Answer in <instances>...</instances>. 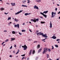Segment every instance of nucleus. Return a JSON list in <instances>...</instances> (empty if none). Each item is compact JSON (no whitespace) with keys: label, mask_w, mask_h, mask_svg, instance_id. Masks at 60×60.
<instances>
[{"label":"nucleus","mask_w":60,"mask_h":60,"mask_svg":"<svg viewBox=\"0 0 60 60\" xmlns=\"http://www.w3.org/2000/svg\"><path fill=\"white\" fill-rule=\"evenodd\" d=\"M40 34L41 35H42V37H45V38H48V36L47 35V34H43V33H41V32H40Z\"/></svg>","instance_id":"obj_1"},{"label":"nucleus","mask_w":60,"mask_h":60,"mask_svg":"<svg viewBox=\"0 0 60 60\" xmlns=\"http://www.w3.org/2000/svg\"><path fill=\"white\" fill-rule=\"evenodd\" d=\"M56 12L54 13L52 12V18H53L55 17V16H56Z\"/></svg>","instance_id":"obj_2"},{"label":"nucleus","mask_w":60,"mask_h":60,"mask_svg":"<svg viewBox=\"0 0 60 60\" xmlns=\"http://www.w3.org/2000/svg\"><path fill=\"white\" fill-rule=\"evenodd\" d=\"M22 48H24L23 49L24 50H26V49H27V46H26V45H25L23 46H22Z\"/></svg>","instance_id":"obj_3"},{"label":"nucleus","mask_w":60,"mask_h":60,"mask_svg":"<svg viewBox=\"0 0 60 60\" xmlns=\"http://www.w3.org/2000/svg\"><path fill=\"white\" fill-rule=\"evenodd\" d=\"M23 11V10H22L21 11L20 10V11H19L17 13H15V15H17V14H19V13H21V12H22Z\"/></svg>","instance_id":"obj_4"},{"label":"nucleus","mask_w":60,"mask_h":60,"mask_svg":"<svg viewBox=\"0 0 60 60\" xmlns=\"http://www.w3.org/2000/svg\"><path fill=\"white\" fill-rule=\"evenodd\" d=\"M14 27H18V28H19V24H18L17 25H14Z\"/></svg>","instance_id":"obj_5"},{"label":"nucleus","mask_w":60,"mask_h":60,"mask_svg":"<svg viewBox=\"0 0 60 60\" xmlns=\"http://www.w3.org/2000/svg\"><path fill=\"white\" fill-rule=\"evenodd\" d=\"M34 20L31 19L30 20V21L32 22L33 21V22H36V19L35 18H34Z\"/></svg>","instance_id":"obj_6"},{"label":"nucleus","mask_w":60,"mask_h":60,"mask_svg":"<svg viewBox=\"0 0 60 60\" xmlns=\"http://www.w3.org/2000/svg\"><path fill=\"white\" fill-rule=\"evenodd\" d=\"M44 51L42 53L43 54H44L45 53V51H46V50H48V49H46V48H44Z\"/></svg>","instance_id":"obj_7"},{"label":"nucleus","mask_w":60,"mask_h":60,"mask_svg":"<svg viewBox=\"0 0 60 60\" xmlns=\"http://www.w3.org/2000/svg\"><path fill=\"white\" fill-rule=\"evenodd\" d=\"M34 9H36L37 10L39 9V8L36 5H35L34 7Z\"/></svg>","instance_id":"obj_8"},{"label":"nucleus","mask_w":60,"mask_h":60,"mask_svg":"<svg viewBox=\"0 0 60 60\" xmlns=\"http://www.w3.org/2000/svg\"><path fill=\"white\" fill-rule=\"evenodd\" d=\"M11 5L13 6H15L16 5V4L15 3H11Z\"/></svg>","instance_id":"obj_9"},{"label":"nucleus","mask_w":60,"mask_h":60,"mask_svg":"<svg viewBox=\"0 0 60 60\" xmlns=\"http://www.w3.org/2000/svg\"><path fill=\"white\" fill-rule=\"evenodd\" d=\"M50 28H52V24L51 23V22H50Z\"/></svg>","instance_id":"obj_10"},{"label":"nucleus","mask_w":60,"mask_h":60,"mask_svg":"<svg viewBox=\"0 0 60 60\" xmlns=\"http://www.w3.org/2000/svg\"><path fill=\"white\" fill-rule=\"evenodd\" d=\"M51 38L53 39H56V37L55 36H53L52 38Z\"/></svg>","instance_id":"obj_11"},{"label":"nucleus","mask_w":60,"mask_h":60,"mask_svg":"<svg viewBox=\"0 0 60 60\" xmlns=\"http://www.w3.org/2000/svg\"><path fill=\"white\" fill-rule=\"evenodd\" d=\"M30 14H31L30 13H27L25 14L24 15H25V16H27V15H30Z\"/></svg>","instance_id":"obj_12"},{"label":"nucleus","mask_w":60,"mask_h":60,"mask_svg":"<svg viewBox=\"0 0 60 60\" xmlns=\"http://www.w3.org/2000/svg\"><path fill=\"white\" fill-rule=\"evenodd\" d=\"M15 21L16 22H17L18 21H19V19H16V18H15Z\"/></svg>","instance_id":"obj_13"},{"label":"nucleus","mask_w":60,"mask_h":60,"mask_svg":"<svg viewBox=\"0 0 60 60\" xmlns=\"http://www.w3.org/2000/svg\"><path fill=\"white\" fill-rule=\"evenodd\" d=\"M41 50H42V49H41V48L40 49H39L38 52V53H40V52H41Z\"/></svg>","instance_id":"obj_14"},{"label":"nucleus","mask_w":60,"mask_h":60,"mask_svg":"<svg viewBox=\"0 0 60 60\" xmlns=\"http://www.w3.org/2000/svg\"><path fill=\"white\" fill-rule=\"evenodd\" d=\"M40 48V45H38L37 46V49H39Z\"/></svg>","instance_id":"obj_15"},{"label":"nucleus","mask_w":60,"mask_h":60,"mask_svg":"<svg viewBox=\"0 0 60 60\" xmlns=\"http://www.w3.org/2000/svg\"><path fill=\"white\" fill-rule=\"evenodd\" d=\"M48 11H44L43 12V13H45V14H46V13H48Z\"/></svg>","instance_id":"obj_16"},{"label":"nucleus","mask_w":60,"mask_h":60,"mask_svg":"<svg viewBox=\"0 0 60 60\" xmlns=\"http://www.w3.org/2000/svg\"><path fill=\"white\" fill-rule=\"evenodd\" d=\"M11 41H12L15 39V38H11Z\"/></svg>","instance_id":"obj_17"},{"label":"nucleus","mask_w":60,"mask_h":60,"mask_svg":"<svg viewBox=\"0 0 60 60\" xmlns=\"http://www.w3.org/2000/svg\"><path fill=\"white\" fill-rule=\"evenodd\" d=\"M33 51L32 50H31L30 51V52L29 53V54L30 55H31V53H32V52H33Z\"/></svg>","instance_id":"obj_18"},{"label":"nucleus","mask_w":60,"mask_h":60,"mask_svg":"<svg viewBox=\"0 0 60 60\" xmlns=\"http://www.w3.org/2000/svg\"><path fill=\"white\" fill-rule=\"evenodd\" d=\"M1 11H3V10H4V8H1L0 9Z\"/></svg>","instance_id":"obj_19"},{"label":"nucleus","mask_w":60,"mask_h":60,"mask_svg":"<svg viewBox=\"0 0 60 60\" xmlns=\"http://www.w3.org/2000/svg\"><path fill=\"white\" fill-rule=\"evenodd\" d=\"M36 2H38V3H40V2H41V0H36Z\"/></svg>","instance_id":"obj_20"},{"label":"nucleus","mask_w":60,"mask_h":60,"mask_svg":"<svg viewBox=\"0 0 60 60\" xmlns=\"http://www.w3.org/2000/svg\"><path fill=\"white\" fill-rule=\"evenodd\" d=\"M22 7H27V6L26 5H22Z\"/></svg>","instance_id":"obj_21"},{"label":"nucleus","mask_w":60,"mask_h":60,"mask_svg":"<svg viewBox=\"0 0 60 60\" xmlns=\"http://www.w3.org/2000/svg\"><path fill=\"white\" fill-rule=\"evenodd\" d=\"M16 32L14 31H12V34H15Z\"/></svg>","instance_id":"obj_22"},{"label":"nucleus","mask_w":60,"mask_h":60,"mask_svg":"<svg viewBox=\"0 0 60 60\" xmlns=\"http://www.w3.org/2000/svg\"><path fill=\"white\" fill-rule=\"evenodd\" d=\"M46 39H47V38H45V39H42V41H44V42H45V41L44 40H46Z\"/></svg>","instance_id":"obj_23"},{"label":"nucleus","mask_w":60,"mask_h":60,"mask_svg":"<svg viewBox=\"0 0 60 60\" xmlns=\"http://www.w3.org/2000/svg\"><path fill=\"white\" fill-rule=\"evenodd\" d=\"M43 16H44V17H45V18H47V15H45L44 14V15H43Z\"/></svg>","instance_id":"obj_24"},{"label":"nucleus","mask_w":60,"mask_h":60,"mask_svg":"<svg viewBox=\"0 0 60 60\" xmlns=\"http://www.w3.org/2000/svg\"><path fill=\"white\" fill-rule=\"evenodd\" d=\"M47 49V50H48L49 52H50V51H51V50H50V49H48V48L46 49Z\"/></svg>","instance_id":"obj_25"},{"label":"nucleus","mask_w":60,"mask_h":60,"mask_svg":"<svg viewBox=\"0 0 60 60\" xmlns=\"http://www.w3.org/2000/svg\"><path fill=\"white\" fill-rule=\"evenodd\" d=\"M46 56L47 58H49V54H47L46 55Z\"/></svg>","instance_id":"obj_26"},{"label":"nucleus","mask_w":60,"mask_h":60,"mask_svg":"<svg viewBox=\"0 0 60 60\" xmlns=\"http://www.w3.org/2000/svg\"><path fill=\"white\" fill-rule=\"evenodd\" d=\"M41 24H45V22L41 21Z\"/></svg>","instance_id":"obj_27"},{"label":"nucleus","mask_w":60,"mask_h":60,"mask_svg":"<svg viewBox=\"0 0 60 60\" xmlns=\"http://www.w3.org/2000/svg\"><path fill=\"white\" fill-rule=\"evenodd\" d=\"M22 32H26V30H22Z\"/></svg>","instance_id":"obj_28"},{"label":"nucleus","mask_w":60,"mask_h":60,"mask_svg":"<svg viewBox=\"0 0 60 60\" xmlns=\"http://www.w3.org/2000/svg\"><path fill=\"white\" fill-rule=\"evenodd\" d=\"M11 17H8V20H11Z\"/></svg>","instance_id":"obj_29"},{"label":"nucleus","mask_w":60,"mask_h":60,"mask_svg":"<svg viewBox=\"0 0 60 60\" xmlns=\"http://www.w3.org/2000/svg\"><path fill=\"white\" fill-rule=\"evenodd\" d=\"M35 54V51L34 50L32 52V54Z\"/></svg>","instance_id":"obj_30"},{"label":"nucleus","mask_w":60,"mask_h":60,"mask_svg":"<svg viewBox=\"0 0 60 60\" xmlns=\"http://www.w3.org/2000/svg\"><path fill=\"white\" fill-rule=\"evenodd\" d=\"M55 46L56 47V48H58V45H55Z\"/></svg>","instance_id":"obj_31"},{"label":"nucleus","mask_w":60,"mask_h":60,"mask_svg":"<svg viewBox=\"0 0 60 60\" xmlns=\"http://www.w3.org/2000/svg\"><path fill=\"white\" fill-rule=\"evenodd\" d=\"M9 41V39H8L6 40L5 41V42H8V41Z\"/></svg>","instance_id":"obj_32"},{"label":"nucleus","mask_w":60,"mask_h":60,"mask_svg":"<svg viewBox=\"0 0 60 60\" xmlns=\"http://www.w3.org/2000/svg\"><path fill=\"white\" fill-rule=\"evenodd\" d=\"M36 21L37 22L38 21H39V19L38 18L37 19H36Z\"/></svg>","instance_id":"obj_33"},{"label":"nucleus","mask_w":60,"mask_h":60,"mask_svg":"<svg viewBox=\"0 0 60 60\" xmlns=\"http://www.w3.org/2000/svg\"><path fill=\"white\" fill-rule=\"evenodd\" d=\"M40 13L42 15H44V13H42L41 12H40Z\"/></svg>","instance_id":"obj_34"},{"label":"nucleus","mask_w":60,"mask_h":60,"mask_svg":"<svg viewBox=\"0 0 60 60\" xmlns=\"http://www.w3.org/2000/svg\"><path fill=\"white\" fill-rule=\"evenodd\" d=\"M39 34H40V32H39V33H38L37 34V35H38V36H39Z\"/></svg>","instance_id":"obj_35"},{"label":"nucleus","mask_w":60,"mask_h":60,"mask_svg":"<svg viewBox=\"0 0 60 60\" xmlns=\"http://www.w3.org/2000/svg\"><path fill=\"white\" fill-rule=\"evenodd\" d=\"M60 41V39H57L56 40V41Z\"/></svg>","instance_id":"obj_36"},{"label":"nucleus","mask_w":60,"mask_h":60,"mask_svg":"<svg viewBox=\"0 0 60 60\" xmlns=\"http://www.w3.org/2000/svg\"><path fill=\"white\" fill-rule=\"evenodd\" d=\"M26 2V0H25V1H24H24H22V2H23V4H25V2Z\"/></svg>","instance_id":"obj_37"},{"label":"nucleus","mask_w":60,"mask_h":60,"mask_svg":"<svg viewBox=\"0 0 60 60\" xmlns=\"http://www.w3.org/2000/svg\"><path fill=\"white\" fill-rule=\"evenodd\" d=\"M38 57H37L35 59V60H38Z\"/></svg>","instance_id":"obj_38"},{"label":"nucleus","mask_w":60,"mask_h":60,"mask_svg":"<svg viewBox=\"0 0 60 60\" xmlns=\"http://www.w3.org/2000/svg\"><path fill=\"white\" fill-rule=\"evenodd\" d=\"M4 13L6 15H7V14H8V13H6V12H5Z\"/></svg>","instance_id":"obj_39"},{"label":"nucleus","mask_w":60,"mask_h":60,"mask_svg":"<svg viewBox=\"0 0 60 60\" xmlns=\"http://www.w3.org/2000/svg\"><path fill=\"white\" fill-rule=\"evenodd\" d=\"M30 0H28L27 2V3L28 4L29 3H30Z\"/></svg>","instance_id":"obj_40"},{"label":"nucleus","mask_w":60,"mask_h":60,"mask_svg":"<svg viewBox=\"0 0 60 60\" xmlns=\"http://www.w3.org/2000/svg\"><path fill=\"white\" fill-rule=\"evenodd\" d=\"M52 49H54V47L53 46H52Z\"/></svg>","instance_id":"obj_41"},{"label":"nucleus","mask_w":60,"mask_h":60,"mask_svg":"<svg viewBox=\"0 0 60 60\" xmlns=\"http://www.w3.org/2000/svg\"><path fill=\"white\" fill-rule=\"evenodd\" d=\"M25 56V54H23V55H21V56Z\"/></svg>","instance_id":"obj_42"},{"label":"nucleus","mask_w":60,"mask_h":60,"mask_svg":"<svg viewBox=\"0 0 60 60\" xmlns=\"http://www.w3.org/2000/svg\"><path fill=\"white\" fill-rule=\"evenodd\" d=\"M28 40L29 41H32V39H28Z\"/></svg>","instance_id":"obj_43"},{"label":"nucleus","mask_w":60,"mask_h":60,"mask_svg":"<svg viewBox=\"0 0 60 60\" xmlns=\"http://www.w3.org/2000/svg\"><path fill=\"white\" fill-rule=\"evenodd\" d=\"M12 48V46H11V47L10 48V49H11Z\"/></svg>","instance_id":"obj_44"},{"label":"nucleus","mask_w":60,"mask_h":60,"mask_svg":"<svg viewBox=\"0 0 60 60\" xmlns=\"http://www.w3.org/2000/svg\"><path fill=\"white\" fill-rule=\"evenodd\" d=\"M19 35H22V34L21 33H20V32H19Z\"/></svg>","instance_id":"obj_45"},{"label":"nucleus","mask_w":60,"mask_h":60,"mask_svg":"<svg viewBox=\"0 0 60 60\" xmlns=\"http://www.w3.org/2000/svg\"><path fill=\"white\" fill-rule=\"evenodd\" d=\"M22 46V45H21L20 46H19V47H19V48L20 49V48H21V46Z\"/></svg>","instance_id":"obj_46"},{"label":"nucleus","mask_w":60,"mask_h":60,"mask_svg":"<svg viewBox=\"0 0 60 60\" xmlns=\"http://www.w3.org/2000/svg\"><path fill=\"white\" fill-rule=\"evenodd\" d=\"M9 57H12V55H10L9 56Z\"/></svg>","instance_id":"obj_47"},{"label":"nucleus","mask_w":60,"mask_h":60,"mask_svg":"<svg viewBox=\"0 0 60 60\" xmlns=\"http://www.w3.org/2000/svg\"><path fill=\"white\" fill-rule=\"evenodd\" d=\"M4 32H7V30H4Z\"/></svg>","instance_id":"obj_48"},{"label":"nucleus","mask_w":60,"mask_h":60,"mask_svg":"<svg viewBox=\"0 0 60 60\" xmlns=\"http://www.w3.org/2000/svg\"><path fill=\"white\" fill-rule=\"evenodd\" d=\"M55 11H56L57 10V8H56L55 9Z\"/></svg>","instance_id":"obj_49"},{"label":"nucleus","mask_w":60,"mask_h":60,"mask_svg":"<svg viewBox=\"0 0 60 60\" xmlns=\"http://www.w3.org/2000/svg\"><path fill=\"white\" fill-rule=\"evenodd\" d=\"M13 53H14V54H15V51H13Z\"/></svg>","instance_id":"obj_50"},{"label":"nucleus","mask_w":60,"mask_h":60,"mask_svg":"<svg viewBox=\"0 0 60 60\" xmlns=\"http://www.w3.org/2000/svg\"><path fill=\"white\" fill-rule=\"evenodd\" d=\"M29 30L30 32H31V33H32V31H31V30H30V29H29Z\"/></svg>","instance_id":"obj_51"},{"label":"nucleus","mask_w":60,"mask_h":60,"mask_svg":"<svg viewBox=\"0 0 60 60\" xmlns=\"http://www.w3.org/2000/svg\"><path fill=\"white\" fill-rule=\"evenodd\" d=\"M4 42H3L2 44V45H3V44H4Z\"/></svg>","instance_id":"obj_52"},{"label":"nucleus","mask_w":60,"mask_h":60,"mask_svg":"<svg viewBox=\"0 0 60 60\" xmlns=\"http://www.w3.org/2000/svg\"><path fill=\"white\" fill-rule=\"evenodd\" d=\"M6 4H8V5H10V4L8 3H6Z\"/></svg>","instance_id":"obj_53"},{"label":"nucleus","mask_w":60,"mask_h":60,"mask_svg":"<svg viewBox=\"0 0 60 60\" xmlns=\"http://www.w3.org/2000/svg\"><path fill=\"white\" fill-rule=\"evenodd\" d=\"M19 52H17V53H16V54H18L19 53Z\"/></svg>","instance_id":"obj_54"},{"label":"nucleus","mask_w":60,"mask_h":60,"mask_svg":"<svg viewBox=\"0 0 60 60\" xmlns=\"http://www.w3.org/2000/svg\"><path fill=\"white\" fill-rule=\"evenodd\" d=\"M60 11H59V12L58 13V14H60Z\"/></svg>","instance_id":"obj_55"},{"label":"nucleus","mask_w":60,"mask_h":60,"mask_svg":"<svg viewBox=\"0 0 60 60\" xmlns=\"http://www.w3.org/2000/svg\"><path fill=\"white\" fill-rule=\"evenodd\" d=\"M29 58H27V60H29Z\"/></svg>","instance_id":"obj_56"},{"label":"nucleus","mask_w":60,"mask_h":60,"mask_svg":"<svg viewBox=\"0 0 60 60\" xmlns=\"http://www.w3.org/2000/svg\"><path fill=\"white\" fill-rule=\"evenodd\" d=\"M14 47H16V45H14Z\"/></svg>","instance_id":"obj_57"},{"label":"nucleus","mask_w":60,"mask_h":60,"mask_svg":"<svg viewBox=\"0 0 60 60\" xmlns=\"http://www.w3.org/2000/svg\"><path fill=\"white\" fill-rule=\"evenodd\" d=\"M37 41H35L34 42V43H35V42H37Z\"/></svg>","instance_id":"obj_58"},{"label":"nucleus","mask_w":60,"mask_h":60,"mask_svg":"<svg viewBox=\"0 0 60 60\" xmlns=\"http://www.w3.org/2000/svg\"><path fill=\"white\" fill-rule=\"evenodd\" d=\"M19 49H18L17 52H19Z\"/></svg>","instance_id":"obj_59"},{"label":"nucleus","mask_w":60,"mask_h":60,"mask_svg":"<svg viewBox=\"0 0 60 60\" xmlns=\"http://www.w3.org/2000/svg\"><path fill=\"white\" fill-rule=\"evenodd\" d=\"M5 44H4V45H3V46H5Z\"/></svg>","instance_id":"obj_60"},{"label":"nucleus","mask_w":60,"mask_h":60,"mask_svg":"<svg viewBox=\"0 0 60 60\" xmlns=\"http://www.w3.org/2000/svg\"><path fill=\"white\" fill-rule=\"evenodd\" d=\"M24 57H23L22 58V59H24Z\"/></svg>","instance_id":"obj_61"},{"label":"nucleus","mask_w":60,"mask_h":60,"mask_svg":"<svg viewBox=\"0 0 60 60\" xmlns=\"http://www.w3.org/2000/svg\"><path fill=\"white\" fill-rule=\"evenodd\" d=\"M40 18H41V19H43V18L42 17H40Z\"/></svg>","instance_id":"obj_62"},{"label":"nucleus","mask_w":60,"mask_h":60,"mask_svg":"<svg viewBox=\"0 0 60 60\" xmlns=\"http://www.w3.org/2000/svg\"><path fill=\"white\" fill-rule=\"evenodd\" d=\"M57 6H59V4H57Z\"/></svg>","instance_id":"obj_63"},{"label":"nucleus","mask_w":60,"mask_h":60,"mask_svg":"<svg viewBox=\"0 0 60 60\" xmlns=\"http://www.w3.org/2000/svg\"><path fill=\"white\" fill-rule=\"evenodd\" d=\"M22 25H25V23H23V24H22Z\"/></svg>","instance_id":"obj_64"}]
</instances>
